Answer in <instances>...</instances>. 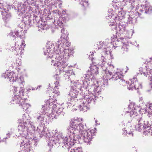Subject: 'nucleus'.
Segmentation results:
<instances>
[{"label":"nucleus","mask_w":152,"mask_h":152,"mask_svg":"<svg viewBox=\"0 0 152 152\" xmlns=\"http://www.w3.org/2000/svg\"><path fill=\"white\" fill-rule=\"evenodd\" d=\"M10 34L13 35V37H15L16 36H17L18 35V32L17 31L12 32Z\"/></svg>","instance_id":"nucleus-27"},{"label":"nucleus","mask_w":152,"mask_h":152,"mask_svg":"<svg viewBox=\"0 0 152 152\" xmlns=\"http://www.w3.org/2000/svg\"><path fill=\"white\" fill-rule=\"evenodd\" d=\"M65 50H67L66 49H65Z\"/></svg>","instance_id":"nucleus-48"},{"label":"nucleus","mask_w":152,"mask_h":152,"mask_svg":"<svg viewBox=\"0 0 152 152\" xmlns=\"http://www.w3.org/2000/svg\"><path fill=\"white\" fill-rule=\"evenodd\" d=\"M109 23L110 26H113L115 24V23L114 22H111L110 23Z\"/></svg>","instance_id":"nucleus-32"},{"label":"nucleus","mask_w":152,"mask_h":152,"mask_svg":"<svg viewBox=\"0 0 152 152\" xmlns=\"http://www.w3.org/2000/svg\"><path fill=\"white\" fill-rule=\"evenodd\" d=\"M37 119L38 120V121H43L44 119V118L41 115H40L37 117Z\"/></svg>","instance_id":"nucleus-28"},{"label":"nucleus","mask_w":152,"mask_h":152,"mask_svg":"<svg viewBox=\"0 0 152 152\" xmlns=\"http://www.w3.org/2000/svg\"><path fill=\"white\" fill-rule=\"evenodd\" d=\"M147 71L144 74L146 77L148 76V79L149 81V87H151L152 89V69L147 70Z\"/></svg>","instance_id":"nucleus-9"},{"label":"nucleus","mask_w":152,"mask_h":152,"mask_svg":"<svg viewBox=\"0 0 152 152\" xmlns=\"http://www.w3.org/2000/svg\"><path fill=\"white\" fill-rule=\"evenodd\" d=\"M136 15H137V14L140 17V15H141V14L140 13H139V12H137L136 13Z\"/></svg>","instance_id":"nucleus-37"},{"label":"nucleus","mask_w":152,"mask_h":152,"mask_svg":"<svg viewBox=\"0 0 152 152\" xmlns=\"http://www.w3.org/2000/svg\"><path fill=\"white\" fill-rule=\"evenodd\" d=\"M21 84H23V82H21Z\"/></svg>","instance_id":"nucleus-43"},{"label":"nucleus","mask_w":152,"mask_h":152,"mask_svg":"<svg viewBox=\"0 0 152 152\" xmlns=\"http://www.w3.org/2000/svg\"><path fill=\"white\" fill-rule=\"evenodd\" d=\"M26 122H25L24 124H21L20 125V126H23H23H24V128L25 129V127L26 126Z\"/></svg>","instance_id":"nucleus-35"},{"label":"nucleus","mask_w":152,"mask_h":152,"mask_svg":"<svg viewBox=\"0 0 152 152\" xmlns=\"http://www.w3.org/2000/svg\"><path fill=\"white\" fill-rule=\"evenodd\" d=\"M53 92L54 93H56L57 94H58L59 93V91H56V90L54 89L53 91Z\"/></svg>","instance_id":"nucleus-33"},{"label":"nucleus","mask_w":152,"mask_h":152,"mask_svg":"<svg viewBox=\"0 0 152 152\" xmlns=\"http://www.w3.org/2000/svg\"><path fill=\"white\" fill-rule=\"evenodd\" d=\"M50 108H51L52 110L51 111L52 112H57V111H56L55 109L57 107L56 105V104H53L51 102H50Z\"/></svg>","instance_id":"nucleus-22"},{"label":"nucleus","mask_w":152,"mask_h":152,"mask_svg":"<svg viewBox=\"0 0 152 152\" xmlns=\"http://www.w3.org/2000/svg\"><path fill=\"white\" fill-rule=\"evenodd\" d=\"M81 4L83 9H85L88 5V2L85 1L84 0L81 1Z\"/></svg>","instance_id":"nucleus-21"},{"label":"nucleus","mask_w":152,"mask_h":152,"mask_svg":"<svg viewBox=\"0 0 152 152\" xmlns=\"http://www.w3.org/2000/svg\"><path fill=\"white\" fill-rule=\"evenodd\" d=\"M132 104H131L130 105H129L128 108L129 110L127 112L129 113L131 115H133L140 112L141 108L140 107L138 106H135L133 108L134 109H132V110H131V107H132Z\"/></svg>","instance_id":"nucleus-8"},{"label":"nucleus","mask_w":152,"mask_h":152,"mask_svg":"<svg viewBox=\"0 0 152 152\" xmlns=\"http://www.w3.org/2000/svg\"><path fill=\"white\" fill-rule=\"evenodd\" d=\"M20 45L23 46L24 47L26 45V44L25 43V41L24 40H23L22 42V45Z\"/></svg>","instance_id":"nucleus-31"},{"label":"nucleus","mask_w":152,"mask_h":152,"mask_svg":"<svg viewBox=\"0 0 152 152\" xmlns=\"http://www.w3.org/2000/svg\"><path fill=\"white\" fill-rule=\"evenodd\" d=\"M124 38H121L116 40L115 41V45H113L114 49H115L117 48H118L119 49H120L122 45L125 43L124 42Z\"/></svg>","instance_id":"nucleus-10"},{"label":"nucleus","mask_w":152,"mask_h":152,"mask_svg":"<svg viewBox=\"0 0 152 152\" xmlns=\"http://www.w3.org/2000/svg\"><path fill=\"white\" fill-rule=\"evenodd\" d=\"M127 83L128 81H126L123 78L121 80H119V81L117 83L121 86H126Z\"/></svg>","instance_id":"nucleus-17"},{"label":"nucleus","mask_w":152,"mask_h":152,"mask_svg":"<svg viewBox=\"0 0 152 152\" xmlns=\"http://www.w3.org/2000/svg\"><path fill=\"white\" fill-rule=\"evenodd\" d=\"M15 46H16V45H18V46H19V45H18V42H15Z\"/></svg>","instance_id":"nucleus-38"},{"label":"nucleus","mask_w":152,"mask_h":152,"mask_svg":"<svg viewBox=\"0 0 152 152\" xmlns=\"http://www.w3.org/2000/svg\"><path fill=\"white\" fill-rule=\"evenodd\" d=\"M3 18H4V19H5V20H6V19H5V18L3 17Z\"/></svg>","instance_id":"nucleus-44"},{"label":"nucleus","mask_w":152,"mask_h":152,"mask_svg":"<svg viewBox=\"0 0 152 152\" xmlns=\"http://www.w3.org/2000/svg\"><path fill=\"white\" fill-rule=\"evenodd\" d=\"M103 60L104 61V59H103Z\"/></svg>","instance_id":"nucleus-49"},{"label":"nucleus","mask_w":152,"mask_h":152,"mask_svg":"<svg viewBox=\"0 0 152 152\" xmlns=\"http://www.w3.org/2000/svg\"><path fill=\"white\" fill-rule=\"evenodd\" d=\"M58 59L55 58V60H52L51 61L52 65L56 66L59 68L60 72H64L67 71L65 69L66 67L67 66V63L64 59L58 60Z\"/></svg>","instance_id":"nucleus-4"},{"label":"nucleus","mask_w":152,"mask_h":152,"mask_svg":"<svg viewBox=\"0 0 152 152\" xmlns=\"http://www.w3.org/2000/svg\"><path fill=\"white\" fill-rule=\"evenodd\" d=\"M134 7V4L133 3H132L131 4V8L132 9H133Z\"/></svg>","instance_id":"nucleus-36"},{"label":"nucleus","mask_w":152,"mask_h":152,"mask_svg":"<svg viewBox=\"0 0 152 152\" xmlns=\"http://www.w3.org/2000/svg\"><path fill=\"white\" fill-rule=\"evenodd\" d=\"M24 92V91L21 88L14 87L13 91L14 95H17V94H18L19 96H21V95L23 94Z\"/></svg>","instance_id":"nucleus-11"},{"label":"nucleus","mask_w":152,"mask_h":152,"mask_svg":"<svg viewBox=\"0 0 152 152\" xmlns=\"http://www.w3.org/2000/svg\"><path fill=\"white\" fill-rule=\"evenodd\" d=\"M139 83L137 81L133 82H132L131 80L128 82L126 86L128 89L129 90L137 89L139 88Z\"/></svg>","instance_id":"nucleus-7"},{"label":"nucleus","mask_w":152,"mask_h":152,"mask_svg":"<svg viewBox=\"0 0 152 152\" xmlns=\"http://www.w3.org/2000/svg\"><path fill=\"white\" fill-rule=\"evenodd\" d=\"M20 106L22 107L23 108L24 110H26L28 108V104L27 103H25V101L24 100V101L22 103V104H20Z\"/></svg>","instance_id":"nucleus-24"},{"label":"nucleus","mask_w":152,"mask_h":152,"mask_svg":"<svg viewBox=\"0 0 152 152\" xmlns=\"http://www.w3.org/2000/svg\"><path fill=\"white\" fill-rule=\"evenodd\" d=\"M72 140V139L69 137V138H67V137H66L64 140V142L65 143H66L67 145L69 144L71 146H72V145H74L73 143H72V141H71Z\"/></svg>","instance_id":"nucleus-18"},{"label":"nucleus","mask_w":152,"mask_h":152,"mask_svg":"<svg viewBox=\"0 0 152 152\" xmlns=\"http://www.w3.org/2000/svg\"><path fill=\"white\" fill-rule=\"evenodd\" d=\"M102 57H103V56H102Z\"/></svg>","instance_id":"nucleus-47"},{"label":"nucleus","mask_w":152,"mask_h":152,"mask_svg":"<svg viewBox=\"0 0 152 152\" xmlns=\"http://www.w3.org/2000/svg\"><path fill=\"white\" fill-rule=\"evenodd\" d=\"M54 84L55 85V86L54 87L55 88H56L58 86H60L59 82L58 81H56V82H55Z\"/></svg>","instance_id":"nucleus-29"},{"label":"nucleus","mask_w":152,"mask_h":152,"mask_svg":"<svg viewBox=\"0 0 152 152\" xmlns=\"http://www.w3.org/2000/svg\"><path fill=\"white\" fill-rule=\"evenodd\" d=\"M62 30H63L62 29V30H61V31H62Z\"/></svg>","instance_id":"nucleus-50"},{"label":"nucleus","mask_w":152,"mask_h":152,"mask_svg":"<svg viewBox=\"0 0 152 152\" xmlns=\"http://www.w3.org/2000/svg\"><path fill=\"white\" fill-rule=\"evenodd\" d=\"M6 15H7V16H9V15H8L6 14Z\"/></svg>","instance_id":"nucleus-45"},{"label":"nucleus","mask_w":152,"mask_h":152,"mask_svg":"<svg viewBox=\"0 0 152 152\" xmlns=\"http://www.w3.org/2000/svg\"><path fill=\"white\" fill-rule=\"evenodd\" d=\"M148 113L149 115H152V104H149Z\"/></svg>","instance_id":"nucleus-25"},{"label":"nucleus","mask_w":152,"mask_h":152,"mask_svg":"<svg viewBox=\"0 0 152 152\" xmlns=\"http://www.w3.org/2000/svg\"><path fill=\"white\" fill-rule=\"evenodd\" d=\"M78 92L75 89H71L69 94L71 96V99L72 100L75 99L77 98L78 96Z\"/></svg>","instance_id":"nucleus-13"},{"label":"nucleus","mask_w":152,"mask_h":152,"mask_svg":"<svg viewBox=\"0 0 152 152\" xmlns=\"http://www.w3.org/2000/svg\"><path fill=\"white\" fill-rule=\"evenodd\" d=\"M117 31L119 34H123L125 31V29L122 26H119L118 28L116 29Z\"/></svg>","instance_id":"nucleus-19"},{"label":"nucleus","mask_w":152,"mask_h":152,"mask_svg":"<svg viewBox=\"0 0 152 152\" xmlns=\"http://www.w3.org/2000/svg\"><path fill=\"white\" fill-rule=\"evenodd\" d=\"M129 134H132V136H133V133H132V132H129Z\"/></svg>","instance_id":"nucleus-39"},{"label":"nucleus","mask_w":152,"mask_h":152,"mask_svg":"<svg viewBox=\"0 0 152 152\" xmlns=\"http://www.w3.org/2000/svg\"><path fill=\"white\" fill-rule=\"evenodd\" d=\"M141 121V120H139L138 121V124L136 125L135 127L136 129L139 131H141L143 128L145 129V127H144L143 124L141 123L140 122Z\"/></svg>","instance_id":"nucleus-16"},{"label":"nucleus","mask_w":152,"mask_h":152,"mask_svg":"<svg viewBox=\"0 0 152 152\" xmlns=\"http://www.w3.org/2000/svg\"><path fill=\"white\" fill-rule=\"evenodd\" d=\"M6 17L7 18H6L7 19V16H6Z\"/></svg>","instance_id":"nucleus-46"},{"label":"nucleus","mask_w":152,"mask_h":152,"mask_svg":"<svg viewBox=\"0 0 152 152\" xmlns=\"http://www.w3.org/2000/svg\"><path fill=\"white\" fill-rule=\"evenodd\" d=\"M146 129L143 132V135H147V136H150L152 135V127H151L147 126L145 127Z\"/></svg>","instance_id":"nucleus-14"},{"label":"nucleus","mask_w":152,"mask_h":152,"mask_svg":"<svg viewBox=\"0 0 152 152\" xmlns=\"http://www.w3.org/2000/svg\"><path fill=\"white\" fill-rule=\"evenodd\" d=\"M13 74L11 72L8 73V74H7L6 76H5V78L10 81L12 78H13Z\"/></svg>","instance_id":"nucleus-20"},{"label":"nucleus","mask_w":152,"mask_h":152,"mask_svg":"<svg viewBox=\"0 0 152 152\" xmlns=\"http://www.w3.org/2000/svg\"><path fill=\"white\" fill-rule=\"evenodd\" d=\"M27 152H34L32 150H31L30 148H29L28 149V150H27Z\"/></svg>","instance_id":"nucleus-34"},{"label":"nucleus","mask_w":152,"mask_h":152,"mask_svg":"<svg viewBox=\"0 0 152 152\" xmlns=\"http://www.w3.org/2000/svg\"><path fill=\"white\" fill-rule=\"evenodd\" d=\"M24 101V99L22 98L21 96L17 94V95H14L12 98L10 104H18L20 106V104H22Z\"/></svg>","instance_id":"nucleus-5"},{"label":"nucleus","mask_w":152,"mask_h":152,"mask_svg":"<svg viewBox=\"0 0 152 152\" xmlns=\"http://www.w3.org/2000/svg\"><path fill=\"white\" fill-rule=\"evenodd\" d=\"M150 62H152V59H151V61H150Z\"/></svg>","instance_id":"nucleus-42"},{"label":"nucleus","mask_w":152,"mask_h":152,"mask_svg":"<svg viewBox=\"0 0 152 152\" xmlns=\"http://www.w3.org/2000/svg\"><path fill=\"white\" fill-rule=\"evenodd\" d=\"M67 36L66 35H64V34H62L61 36V43H63L64 44V45H65V44L64 43H65V45L68 47V45L69 46V44L68 42H67V39L66 38H67Z\"/></svg>","instance_id":"nucleus-15"},{"label":"nucleus","mask_w":152,"mask_h":152,"mask_svg":"<svg viewBox=\"0 0 152 152\" xmlns=\"http://www.w3.org/2000/svg\"><path fill=\"white\" fill-rule=\"evenodd\" d=\"M50 100H47L45 102V104L42 106V111L41 112V114L42 115L47 114V116L49 115L50 109Z\"/></svg>","instance_id":"nucleus-6"},{"label":"nucleus","mask_w":152,"mask_h":152,"mask_svg":"<svg viewBox=\"0 0 152 152\" xmlns=\"http://www.w3.org/2000/svg\"><path fill=\"white\" fill-rule=\"evenodd\" d=\"M57 23H58V25L59 26H61L63 24L62 23V21L59 20L57 21Z\"/></svg>","instance_id":"nucleus-30"},{"label":"nucleus","mask_w":152,"mask_h":152,"mask_svg":"<svg viewBox=\"0 0 152 152\" xmlns=\"http://www.w3.org/2000/svg\"><path fill=\"white\" fill-rule=\"evenodd\" d=\"M101 66V67L103 71H106V72L108 71V73L107 74L106 76V78L108 80H110L111 78L113 79V80L115 81L117 83L119 81V80H121L122 78L121 77L119 76V73H115L114 75L111 77V75L113 72H114V66H113L110 65L109 66V67L107 68L105 67L104 64Z\"/></svg>","instance_id":"nucleus-2"},{"label":"nucleus","mask_w":152,"mask_h":152,"mask_svg":"<svg viewBox=\"0 0 152 152\" xmlns=\"http://www.w3.org/2000/svg\"><path fill=\"white\" fill-rule=\"evenodd\" d=\"M129 46L125 43L121 47L120 52L122 54H126L129 51Z\"/></svg>","instance_id":"nucleus-12"},{"label":"nucleus","mask_w":152,"mask_h":152,"mask_svg":"<svg viewBox=\"0 0 152 152\" xmlns=\"http://www.w3.org/2000/svg\"><path fill=\"white\" fill-rule=\"evenodd\" d=\"M82 120V119L78 118L72 120L68 128V132L72 134H79L81 130L84 129Z\"/></svg>","instance_id":"nucleus-1"},{"label":"nucleus","mask_w":152,"mask_h":152,"mask_svg":"<svg viewBox=\"0 0 152 152\" xmlns=\"http://www.w3.org/2000/svg\"><path fill=\"white\" fill-rule=\"evenodd\" d=\"M83 103H82V105H80V107L81 106H84V102H83Z\"/></svg>","instance_id":"nucleus-40"},{"label":"nucleus","mask_w":152,"mask_h":152,"mask_svg":"<svg viewBox=\"0 0 152 152\" xmlns=\"http://www.w3.org/2000/svg\"><path fill=\"white\" fill-rule=\"evenodd\" d=\"M91 73L92 74H96L97 71V68L96 66H93L90 68Z\"/></svg>","instance_id":"nucleus-23"},{"label":"nucleus","mask_w":152,"mask_h":152,"mask_svg":"<svg viewBox=\"0 0 152 152\" xmlns=\"http://www.w3.org/2000/svg\"><path fill=\"white\" fill-rule=\"evenodd\" d=\"M69 152H82L81 149L79 148L75 149H71Z\"/></svg>","instance_id":"nucleus-26"},{"label":"nucleus","mask_w":152,"mask_h":152,"mask_svg":"<svg viewBox=\"0 0 152 152\" xmlns=\"http://www.w3.org/2000/svg\"><path fill=\"white\" fill-rule=\"evenodd\" d=\"M43 132H45V131L44 130V131H43L42 132H41V133H42V134H44L43 133Z\"/></svg>","instance_id":"nucleus-41"},{"label":"nucleus","mask_w":152,"mask_h":152,"mask_svg":"<svg viewBox=\"0 0 152 152\" xmlns=\"http://www.w3.org/2000/svg\"><path fill=\"white\" fill-rule=\"evenodd\" d=\"M80 131L77 135L79 136L83 137V140L86 142H89L91 140L95 135V130L94 129H89L86 131L84 129Z\"/></svg>","instance_id":"nucleus-3"}]
</instances>
